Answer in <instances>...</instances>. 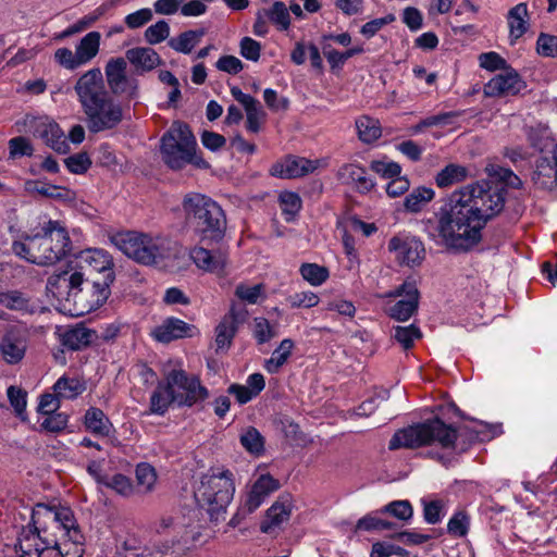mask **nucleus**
<instances>
[{"label":"nucleus","mask_w":557,"mask_h":557,"mask_svg":"<svg viewBox=\"0 0 557 557\" xmlns=\"http://www.w3.org/2000/svg\"><path fill=\"white\" fill-rule=\"evenodd\" d=\"M506 190L498 184L482 180L455 190L435 213L436 223L429 219V237L455 252H468L482 240L487 222L505 206Z\"/></svg>","instance_id":"1"},{"label":"nucleus","mask_w":557,"mask_h":557,"mask_svg":"<svg viewBox=\"0 0 557 557\" xmlns=\"http://www.w3.org/2000/svg\"><path fill=\"white\" fill-rule=\"evenodd\" d=\"M84 535L69 507L37 504L32 525L23 529L15 545L17 557H82Z\"/></svg>","instance_id":"2"},{"label":"nucleus","mask_w":557,"mask_h":557,"mask_svg":"<svg viewBox=\"0 0 557 557\" xmlns=\"http://www.w3.org/2000/svg\"><path fill=\"white\" fill-rule=\"evenodd\" d=\"M74 90L89 133L111 132L121 125L124 120L123 106L108 91L99 67L83 73Z\"/></svg>","instance_id":"3"},{"label":"nucleus","mask_w":557,"mask_h":557,"mask_svg":"<svg viewBox=\"0 0 557 557\" xmlns=\"http://www.w3.org/2000/svg\"><path fill=\"white\" fill-rule=\"evenodd\" d=\"M208 397L209 391L197 375L189 374L182 368H173L164 372L162 381L151 394L150 411L162 416L172 404L193 407Z\"/></svg>","instance_id":"4"},{"label":"nucleus","mask_w":557,"mask_h":557,"mask_svg":"<svg viewBox=\"0 0 557 557\" xmlns=\"http://www.w3.org/2000/svg\"><path fill=\"white\" fill-rule=\"evenodd\" d=\"M235 493L234 474L225 467L210 468L202 473L195 490V498L208 511L210 519L219 521L231 504Z\"/></svg>","instance_id":"5"},{"label":"nucleus","mask_w":557,"mask_h":557,"mask_svg":"<svg viewBox=\"0 0 557 557\" xmlns=\"http://www.w3.org/2000/svg\"><path fill=\"white\" fill-rule=\"evenodd\" d=\"M161 156L172 170H181L186 164L208 169L209 163L198 153L197 140L187 124L175 122L161 138Z\"/></svg>","instance_id":"6"},{"label":"nucleus","mask_w":557,"mask_h":557,"mask_svg":"<svg viewBox=\"0 0 557 557\" xmlns=\"http://www.w3.org/2000/svg\"><path fill=\"white\" fill-rule=\"evenodd\" d=\"M187 222L202 239L219 240L226 230L223 209L210 197L198 193L187 194L182 202Z\"/></svg>","instance_id":"7"},{"label":"nucleus","mask_w":557,"mask_h":557,"mask_svg":"<svg viewBox=\"0 0 557 557\" xmlns=\"http://www.w3.org/2000/svg\"><path fill=\"white\" fill-rule=\"evenodd\" d=\"M458 436L455 428L435 418L397 431L391 438L388 448H417L433 444L446 449L455 448Z\"/></svg>","instance_id":"8"},{"label":"nucleus","mask_w":557,"mask_h":557,"mask_svg":"<svg viewBox=\"0 0 557 557\" xmlns=\"http://www.w3.org/2000/svg\"><path fill=\"white\" fill-rule=\"evenodd\" d=\"M111 240L125 256L145 265L156 264L171 255L172 242L162 236L125 232L115 234Z\"/></svg>","instance_id":"9"},{"label":"nucleus","mask_w":557,"mask_h":557,"mask_svg":"<svg viewBox=\"0 0 557 557\" xmlns=\"http://www.w3.org/2000/svg\"><path fill=\"white\" fill-rule=\"evenodd\" d=\"M85 276L86 273L82 271H73L71 274L63 272L57 276V281L69 288V296L73 297L76 306V314L98 309L110 296L112 283Z\"/></svg>","instance_id":"10"},{"label":"nucleus","mask_w":557,"mask_h":557,"mask_svg":"<svg viewBox=\"0 0 557 557\" xmlns=\"http://www.w3.org/2000/svg\"><path fill=\"white\" fill-rule=\"evenodd\" d=\"M34 264L49 265L62 259L71 249L66 230L58 221H48L41 231L32 236Z\"/></svg>","instance_id":"11"},{"label":"nucleus","mask_w":557,"mask_h":557,"mask_svg":"<svg viewBox=\"0 0 557 557\" xmlns=\"http://www.w3.org/2000/svg\"><path fill=\"white\" fill-rule=\"evenodd\" d=\"M128 64L123 57L110 58L104 65V77L108 91L113 96L133 100L139 95V83L127 74Z\"/></svg>","instance_id":"12"},{"label":"nucleus","mask_w":557,"mask_h":557,"mask_svg":"<svg viewBox=\"0 0 557 557\" xmlns=\"http://www.w3.org/2000/svg\"><path fill=\"white\" fill-rule=\"evenodd\" d=\"M383 297L399 298L395 304L386 308V313L396 321H408L418 310L419 290L413 281H405Z\"/></svg>","instance_id":"13"},{"label":"nucleus","mask_w":557,"mask_h":557,"mask_svg":"<svg viewBox=\"0 0 557 557\" xmlns=\"http://www.w3.org/2000/svg\"><path fill=\"white\" fill-rule=\"evenodd\" d=\"M76 271L86 273L85 277H90L92 273L101 274V280L113 283V260L108 251L99 248H89L79 251L76 256Z\"/></svg>","instance_id":"14"},{"label":"nucleus","mask_w":557,"mask_h":557,"mask_svg":"<svg viewBox=\"0 0 557 557\" xmlns=\"http://www.w3.org/2000/svg\"><path fill=\"white\" fill-rule=\"evenodd\" d=\"M24 124L29 126L30 133L45 141L47 146L59 153L69 151L66 137L60 126L47 116H26Z\"/></svg>","instance_id":"15"},{"label":"nucleus","mask_w":557,"mask_h":557,"mask_svg":"<svg viewBox=\"0 0 557 557\" xmlns=\"http://www.w3.org/2000/svg\"><path fill=\"white\" fill-rule=\"evenodd\" d=\"M389 251L395 252L396 260L408 267L420 265L425 256L423 243L417 237H393L388 242Z\"/></svg>","instance_id":"16"},{"label":"nucleus","mask_w":557,"mask_h":557,"mask_svg":"<svg viewBox=\"0 0 557 557\" xmlns=\"http://www.w3.org/2000/svg\"><path fill=\"white\" fill-rule=\"evenodd\" d=\"M525 88L524 81L513 71H506L492 77L483 88L486 97H510Z\"/></svg>","instance_id":"17"},{"label":"nucleus","mask_w":557,"mask_h":557,"mask_svg":"<svg viewBox=\"0 0 557 557\" xmlns=\"http://www.w3.org/2000/svg\"><path fill=\"white\" fill-rule=\"evenodd\" d=\"M27 336L25 330L18 326H10L0 342V351L10 364L18 363L25 356Z\"/></svg>","instance_id":"18"},{"label":"nucleus","mask_w":557,"mask_h":557,"mask_svg":"<svg viewBox=\"0 0 557 557\" xmlns=\"http://www.w3.org/2000/svg\"><path fill=\"white\" fill-rule=\"evenodd\" d=\"M199 334L198 329L178 318H168L151 331V336L159 343L194 337Z\"/></svg>","instance_id":"19"},{"label":"nucleus","mask_w":557,"mask_h":557,"mask_svg":"<svg viewBox=\"0 0 557 557\" xmlns=\"http://www.w3.org/2000/svg\"><path fill=\"white\" fill-rule=\"evenodd\" d=\"M247 319V311L244 308L232 307L231 311L222 319L215 329L216 349H226L238 330Z\"/></svg>","instance_id":"20"},{"label":"nucleus","mask_w":557,"mask_h":557,"mask_svg":"<svg viewBox=\"0 0 557 557\" xmlns=\"http://www.w3.org/2000/svg\"><path fill=\"white\" fill-rule=\"evenodd\" d=\"M320 165V160H309L301 157H288L282 162L272 165V176L281 178H296L313 173Z\"/></svg>","instance_id":"21"},{"label":"nucleus","mask_w":557,"mask_h":557,"mask_svg":"<svg viewBox=\"0 0 557 557\" xmlns=\"http://www.w3.org/2000/svg\"><path fill=\"white\" fill-rule=\"evenodd\" d=\"M231 95L245 109L247 131L253 134L259 133L267 116L260 102L252 96L243 92L242 89L236 86L231 88Z\"/></svg>","instance_id":"22"},{"label":"nucleus","mask_w":557,"mask_h":557,"mask_svg":"<svg viewBox=\"0 0 557 557\" xmlns=\"http://www.w3.org/2000/svg\"><path fill=\"white\" fill-rule=\"evenodd\" d=\"M280 488V483L270 474H261L252 484L244 503V511H256L273 492Z\"/></svg>","instance_id":"23"},{"label":"nucleus","mask_w":557,"mask_h":557,"mask_svg":"<svg viewBox=\"0 0 557 557\" xmlns=\"http://www.w3.org/2000/svg\"><path fill=\"white\" fill-rule=\"evenodd\" d=\"M292 510L293 504L289 496L278 497L267 510L265 517L260 524L261 532L267 534L275 533L289 520Z\"/></svg>","instance_id":"24"},{"label":"nucleus","mask_w":557,"mask_h":557,"mask_svg":"<svg viewBox=\"0 0 557 557\" xmlns=\"http://www.w3.org/2000/svg\"><path fill=\"white\" fill-rule=\"evenodd\" d=\"M508 39L515 46L531 28V17L525 2L512 7L506 14Z\"/></svg>","instance_id":"25"},{"label":"nucleus","mask_w":557,"mask_h":557,"mask_svg":"<svg viewBox=\"0 0 557 557\" xmlns=\"http://www.w3.org/2000/svg\"><path fill=\"white\" fill-rule=\"evenodd\" d=\"M532 181L542 189L550 190L557 186V148L552 150V153L541 156L536 162Z\"/></svg>","instance_id":"26"},{"label":"nucleus","mask_w":557,"mask_h":557,"mask_svg":"<svg viewBox=\"0 0 557 557\" xmlns=\"http://www.w3.org/2000/svg\"><path fill=\"white\" fill-rule=\"evenodd\" d=\"M131 63L135 73L141 75L159 66L162 62L156 50L149 47H135L126 50L125 58Z\"/></svg>","instance_id":"27"},{"label":"nucleus","mask_w":557,"mask_h":557,"mask_svg":"<svg viewBox=\"0 0 557 557\" xmlns=\"http://www.w3.org/2000/svg\"><path fill=\"white\" fill-rule=\"evenodd\" d=\"M337 177L342 183L351 185L359 193H368L374 187V182L366 169L357 164H344L339 168Z\"/></svg>","instance_id":"28"},{"label":"nucleus","mask_w":557,"mask_h":557,"mask_svg":"<svg viewBox=\"0 0 557 557\" xmlns=\"http://www.w3.org/2000/svg\"><path fill=\"white\" fill-rule=\"evenodd\" d=\"M190 258L195 264L208 272H221L227 262V253L223 250H208L195 247L190 250Z\"/></svg>","instance_id":"29"},{"label":"nucleus","mask_w":557,"mask_h":557,"mask_svg":"<svg viewBox=\"0 0 557 557\" xmlns=\"http://www.w3.org/2000/svg\"><path fill=\"white\" fill-rule=\"evenodd\" d=\"M96 332L84 325H76L75 327L66 330L61 335L62 345L71 350H79L90 345L96 338Z\"/></svg>","instance_id":"30"},{"label":"nucleus","mask_w":557,"mask_h":557,"mask_svg":"<svg viewBox=\"0 0 557 557\" xmlns=\"http://www.w3.org/2000/svg\"><path fill=\"white\" fill-rule=\"evenodd\" d=\"M101 34L99 32H89L75 46L76 57L82 66L90 63L99 53Z\"/></svg>","instance_id":"31"},{"label":"nucleus","mask_w":557,"mask_h":557,"mask_svg":"<svg viewBox=\"0 0 557 557\" xmlns=\"http://www.w3.org/2000/svg\"><path fill=\"white\" fill-rule=\"evenodd\" d=\"M84 425L87 431L95 435L104 437L109 436L113 425L104 412L96 407H90L84 416Z\"/></svg>","instance_id":"32"},{"label":"nucleus","mask_w":557,"mask_h":557,"mask_svg":"<svg viewBox=\"0 0 557 557\" xmlns=\"http://www.w3.org/2000/svg\"><path fill=\"white\" fill-rule=\"evenodd\" d=\"M469 168L456 163H449L442 169L435 176V184L440 188H447L455 184L465 182L471 177Z\"/></svg>","instance_id":"33"},{"label":"nucleus","mask_w":557,"mask_h":557,"mask_svg":"<svg viewBox=\"0 0 557 557\" xmlns=\"http://www.w3.org/2000/svg\"><path fill=\"white\" fill-rule=\"evenodd\" d=\"M295 344L290 338L283 339L271 357L264 361V370L271 374L277 373L292 356Z\"/></svg>","instance_id":"34"},{"label":"nucleus","mask_w":557,"mask_h":557,"mask_svg":"<svg viewBox=\"0 0 557 557\" xmlns=\"http://www.w3.org/2000/svg\"><path fill=\"white\" fill-rule=\"evenodd\" d=\"M86 389L85 383L77 377L61 376L53 385L60 399H74Z\"/></svg>","instance_id":"35"},{"label":"nucleus","mask_w":557,"mask_h":557,"mask_svg":"<svg viewBox=\"0 0 557 557\" xmlns=\"http://www.w3.org/2000/svg\"><path fill=\"white\" fill-rule=\"evenodd\" d=\"M435 191L425 186H419L405 198L404 207L411 213L420 212L424 206L433 200Z\"/></svg>","instance_id":"36"},{"label":"nucleus","mask_w":557,"mask_h":557,"mask_svg":"<svg viewBox=\"0 0 557 557\" xmlns=\"http://www.w3.org/2000/svg\"><path fill=\"white\" fill-rule=\"evenodd\" d=\"M203 35V29L187 30L175 38H171L168 45L173 50L187 54L199 44Z\"/></svg>","instance_id":"37"},{"label":"nucleus","mask_w":557,"mask_h":557,"mask_svg":"<svg viewBox=\"0 0 557 557\" xmlns=\"http://www.w3.org/2000/svg\"><path fill=\"white\" fill-rule=\"evenodd\" d=\"M528 139L531 146L537 149L542 156L552 153V150L557 149V144L546 128H531L528 133Z\"/></svg>","instance_id":"38"},{"label":"nucleus","mask_w":557,"mask_h":557,"mask_svg":"<svg viewBox=\"0 0 557 557\" xmlns=\"http://www.w3.org/2000/svg\"><path fill=\"white\" fill-rule=\"evenodd\" d=\"M107 12L106 5H100L97 9H95L92 12L84 15L82 18H79L76 23L69 26L66 29H64L58 38L63 39L69 36H72L76 33L83 32L84 29L90 27L94 25L104 13Z\"/></svg>","instance_id":"39"},{"label":"nucleus","mask_w":557,"mask_h":557,"mask_svg":"<svg viewBox=\"0 0 557 557\" xmlns=\"http://www.w3.org/2000/svg\"><path fill=\"white\" fill-rule=\"evenodd\" d=\"M358 136L363 143L370 144L381 137L382 131L379 121L361 116L356 121Z\"/></svg>","instance_id":"40"},{"label":"nucleus","mask_w":557,"mask_h":557,"mask_svg":"<svg viewBox=\"0 0 557 557\" xmlns=\"http://www.w3.org/2000/svg\"><path fill=\"white\" fill-rule=\"evenodd\" d=\"M299 272L302 278L312 286L322 285L330 276L329 270L317 263H302Z\"/></svg>","instance_id":"41"},{"label":"nucleus","mask_w":557,"mask_h":557,"mask_svg":"<svg viewBox=\"0 0 557 557\" xmlns=\"http://www.w3.org/2000/svg\"><path fill=\"white\" fill-rule=\"evenodd\" d=\"M263 13L270 22H272L281 30H287L290 25V16L286 5L276 1L270 9H262Z\"/></svg>","instance_id":"42"},{"label":"nucleus","mask_w":557,"mask_h":557,"mask_svg":"<svg viewBox=\"0 0 557 557\" xmlns=\"http://www.w3.org/2000/svg\"><path fill=\"white\" fill-rule=\"evenodd\" d=\"M282 213L285 215V221L290 222L301 209L300 197L293 191H283L278 197Z\"/></svg>","instance_id":"43"},{"label":"nucleus","mask_w":557,"mask_h":557,"mask_svg":"<svg viewBox=\"0 0 557 557\" xmlns=\"http://www.w3.org/2000/svg\"><path fill=\"white\" fill-rule=\"evenodd\" d=\"M394 339L404 348L410 349L414 345V341L422 337V333L418 326L410 324L408 326H396L393 334Z\"/></svg>","instance_id":"44"},{"label":"nucleus","mask_w":557,"mask_h":557,"mask_svg":"<svg viewBox=\"0 0 557 557\" xmlns=\"http://www.w3.org/2000/svg\"><path fill=\"white\" fill-rule=\"evenodd\" d=\"M240 444L247 451L257 456L261 455L264 450L263 437L256 428H248L240 435Z\"/></svg>","instance_id":"45"},{"label":"nucleus","mask_w":557,"mask_h":557,"mask_svg":"<svg viewBox=\"0 0 557 557\" xmlns=\"http://www.w3.org/2000/svg\"><path fill=\"white\" fill-rule=\"evenodd\" d=\"M9 159L16 160L23 157H32L34 147L30 140L24 136L13 137L8 141Z\"/></svg>","instance_id":"46"},{"label":"nucleus","mask_w":557,"mask_h":557,"mask_svg":"<svg viewBox=\"0 0 557 557\" xmlns=\"http://www.w3.org/2000/svg\"><path fill=\"white\" fill-rule=\"evenodd\" d=\"M136 480L138 486L144 492H150L156 482H157V473L152 466L146 462H141L136 467Z\"/></svg>","instance_id":"47"},{"label":"nucleus","mask_w":557,"mask_h":557,"mask_svg":"<svg viewBox=\"0 0 557 557\" xmlns=\"http://www.w3.org/2000/svg\"><path fill=\"white\" fill-rule=\"evenodd\" d=\"M363 52L362 46H357L347 49L344 52L337 51L335 49L324 50V55L327 62L331 65V69L342 67L346 61L357 54H361Z\"/></svg>","instance_id":"48"},{"label":"nucleus","mask_w":557,"mask_h":557,"mask_svg":"<svg viewBox=\"0 0 557 557\" xmlns=\"http://www.w3.org/2000/svg\"><path fill=\"white\" fill-rule=\"evenodd\" d=\"M381 512L389 513L393 517L407 522L412 518L413 509L408 500H394L384 506L381 509Z\"/></svg>","instance_id":"49"},{"label":"nucleus","mask_w":557,"mask_h":557,"mask_svg":"<svg viewBox=\"0 0 557 557\" xmlns=\"http://www.w3.org/2000/svg\"><path fill=\"white\" fill-rule=\"evenodd\" d=\"M470 525L469 516L460 510L453 515L447 523V531L450 535L456 537H462L468 533Z\"/></svg>","instance_id":"50"},{"label":"nucleus","mask_w":557,"mask_h":557,"mask_svg":"<svg viewBox=\"0 0 557 557\" xmlns=\"http://www.w3.org/2000/svg\"><path fill=\"white\" fill-rule=\"evenodd\" d=\"M170 35V25L168 22L161 20L156 24L150 25L145 30V39L150 45H157L165 40Z\"/></svg>","instance_id":"51"},{"label":"nucleus","mask_w":557,"mask_h":557,"mask_svg":"<svg viewBox=\"0 0 557 557\" xmlns=\"http://www.w3.org/2000/svg\"><path fill=\"white\" fill-rule=\"evenodd\" d=\"M54 61L65 70L75 71L82 67V64L76 57V50L72 51L70 48H59L53 54Z\"/></svg>","instance_id":"52"},{"label":"nucleus","mask_w":557,"mask_h":557,"mask_svg":"<svg viewBox=\"0 0 557 557\" xmlns=\"http://www.w3.org/2000/svg\"><path fill=\"white\" fill-rule=\"evenodd\" d=\"M263 293L264 286L262 284H256L253 286L238 284L235 288L236 297L250 305L257 304L259 299L263 296Z\"/></svg>","instance_id":"53"},{"label":"nucleus","mask_w":557,"mask_h":557,"mask_svg":"<svg viewBox=\"0 0 557 557\" xmlns=\"http://www.w3.org/2000/svg\"><path fill=\"white\" fill-rule=\"evenodd\" d=\"M0 305L10 310H24L28 307V299L17 290L1 292Z\"/></svg>","instance_id":"54"},{"label":"nucleus","mask_w":557,"mask_h":557,"mask_svg":"<svg viewBox=\"0 0 557 557\" xmlns=\"http://www.w3.org/2000/svg\"><path fill=\"white\" fill-rule=\"evenodd\" d=\"M103 485L126 497L131 496L134 492V486L129 478L120 473L114 474L110 479L107 478Z\"/></svg>","instance_id":"55"},{"label":"nucleus","mask_w":557,"mask_h":557,"mask_svg":"<svg viewBox=\"0 0 557 557\" xmlns=\"http://www.w3.org/2000/svg\"><path fill=\"white\" fill-rule=\"evenodd\" d=\"M536 51L545 58L557 55V36L541 33L536 40Z\"/></svg>","instance_id":"56"},{"label":"nucleus","mask_w":557,"mask_h":557,"mask_svg":"<svg viewBox=\"0 0 557 557\" xmlns=\"http://www.w3.org/2000/svg\"><path fill=\"white\" fill-rule=\"evenodd\" d=\"M395 20H396V17L392 13L386 14L385 16H382V17L371 20L361 26L360 34L368 39L372 38L383 27H385L388 24H392Z\"/></svg>","instance_id":"57"},{"label":"nucleus","mask_w":557,"mask_h":557,"mask_svg":"<svg viewBox=\"0 0 557 557\" xmlns=\"http://www.w3.org/2000/svg\"><path fill=\"white\" fill-rule=\"evenodd\" d=\"M319 296L310 290L295 293L287 298L292 308H312L319 304Z\"/></svg>","instance_id":"58"},{"label":"nucleus","mask_w":557,"mask_h":557,"mask_svg":"<svg viewBox=\"0 0 557 557\" xmlns=\"http://www.w3.org/2000/svg\"><path fill=\"white\" fill-rule=\"evenodd\" d=\"M152 17V10L144 8L127 14L124 18V23L129 29H137L149 23Z\"/></svg>","instance_id":"59"},{"label":"nucleus","mask_w":557,"mask_h":557,"mask_svg":"<svg viewBox=\"0 0 557 557\" xmlns=\"http://www.w3.org/2000/svg\"><path fill=\"white\" fill-rule=\"evenodd\" d=\"M46 416L40 426L47 432L58 433L66 428L69 418L65 413L54 411Z\"/></svg>","instance_id":"60"},{"label":"nucleus","mask_w":557,"mask_h":557,"mask_svg":"<svg viewBox=\"0 0 557 557\" xmlns=\"http://www.w3.org/2000/svg\"><path fill=\"white\" fill-rule=\"evenodd\" d=\"M253 335L259 344H264L276 336V333L265 318L259 317L255 318Z\"/></svg>","instance_id":"61"},{"label":"nucleus","mask_w":557,"mask_h":557,"mask_svg":"<svg viewBox=\"0 0 557 557\" xmlns=\"http://www.w3.org/2000/svg\"><path fill=\"white\" fill-rule=\"evenodd\" d=\"M370 168L376 174L389 180L401 173V166L394 161H372Z\"/></svg>","instance_id":"62"},{"label":"nucleus","mask_w":557,"mask_h":557,"mask_svg":"<svg viewBox=\"0 0 557 557\" xmlns=\"http://www.w3.org/2000/svg\"><path fill=\"white\" fill-rule=\"evenodd\" d=\"M405 556L407 552L395 544L388 542H376L372 545L370 557H391V556Z\"/></svg>","instance_id":"63"},{"label":"nucleus","mask_w":557,"mask_h":557,"mask_svg":"<svg viewBox=\"0 0 557 557\" xmlns=\"http://www.w3.org/2000/svg\"><path fill=\"white\" fill-rule=\"evenodd\" d=\"M240 55L249 61L257 62L261 54V45L250 37H244L239 42Z\"/></svg>","instance_id":"64"}]
</instances>
